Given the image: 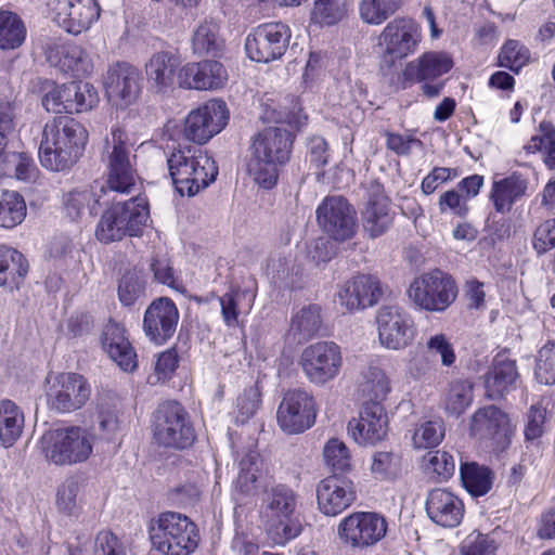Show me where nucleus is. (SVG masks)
Instances as JSON below:
<instances>
[{"instance_id": "obj_31", "label": "nucleus", "mask_w": 555, "mask_h": 555, "mask_svg": "<svg viewBox=\"0 0 555 555\" xmlns=\"http://www.w3.org/2000/svg\"><path fill=\"white\" fill-rule=\"evenodd\" d=\"M122 325L115 321L105 324L101 343L104 351L125 372H132L138 366L137 354Z\"/></svg>"}, {"instance_id": "obj_5", "label": "nucleus", "mask_w": 555, "mask_h": 555, "mask_svg": "<svg viewBox=\"0 0 555 555\" xmlns=\"http://www.w3.org/2000/svg\"><path fill=\"white\" fill-rule=\"evenodd\" d=\"M229 112L222 100L208 101L192 111L184 122L169 120L163 130V139H212L227 125Z\"/></svg>"}, {"instance_id": "obj_26", "label": "nucleus", "mask_w": 555, "mask_h": 555, "mask_svg": "<svg viewBox=\"0 0 555 555\" xmlns=\"http://www.w3.org/2000/svg\"><path fill=\"white\" fill-rule=\"evenodd\" d=\"M111 193L113 192L100 182L76 188L63 197L66 215L73 220L95 215L102 205L109 203Z\"/></svg>"}, {"instance_id": "obj_49", "label": "nucleus", "mask_w": 555, "mask_h": 555, "mask_svg": "<svg viewBox=\"0 0 555 555\" xmlns=\"http://www.w3.org/2000/svg\"><path fill=\"white\" fill-rule=\"evenodd\" d=\"M146 281L139 271H127L118 282V299L122 306L130 307L145 297Z\"/></svg>"}, {"instance_id": "obj_59", "label": "nucleus", "mask_w": 555, "mask_h": 555, "mask_svg": "<svg viewBox=\"0 0 555 555\" xmlns=\"http://www.w3.org/2000/svg\"><path fill=\"white\" fill-rule=\"evenodd\" d=\"M530 59L529 50L517 40H508L499 54L500 66L518 73Z\"/></svg>"}, {"instance_id": "obj_52", "label": "nucleus", "mask_w": 555, "mask_h": 555, "mask_svg": "<svg viewBox=\"0 0 555 555\" xmlns=\"http://www.w3.org/2000/svg\"><path fill=\"white\" fill-rule=\"evenodd\" d=\"M126 235L124 223L121 221L120 215L116 211L114 203L105 209L98 222L95 229V237L101 243H111L120 241Z\"/></svg>"}, {"instance_id": "obj_15", "label": "nucleus", "mask_w": 555, "mask_h": 555, "mask_svg": "<svg viewBox=\"0 0 555 555\" xmlns=\"http://www.w3.org/2000/svg\"><path fill=\"white\" fill-rule=\"evenodd\" d=\"M317 405L311 393L301 389L288 390L276 412L280 428L291 435L301 434L313 426Z\"/></svg>"}, {"instance_id": "obj_12", "label": "nucleus", "mask_w": 555, "mask_h": 555, "mask_svg": "<svg viewBox=\"0 0 555 555\" xmlns=\"http://www.w3.org/2000/svg\"><path fill=\"white\" fill-rule=\"evenodd\" d=\"M386 532V519L371 512H357L344 517L337 529L339 539L346 545L357 550L377 544Z\"/></svg>"}, {"instance_id": "obj_47", "label": "nucleus", "mask_w": 555, "mask_h": 555, "mask_svg": "<svg viewBox=\"0 0 555 555\" xmlns=\"http://www.w3.org/2000/svg\"><path fill=\"white\" fill-rule=\"evenodd\" d=\"M272 119L276 126L268 127L254 139H294L296 137L294 130L300 129L306 124L307 117L301 115L299 111L297 113L293 111L286 115L278 113Z\"/></svg>"}, {"instance_id": "obj_40", "label": "nucleus", "mask_w": 555, "mask_h": 555, "mask_svg": "<svg viewBox=\"0 0 555 555\" xmlns=\"http://www.w3.org/2000/svg\"><path fill=\"white\" fill-rule=\"evenodd\" d=\"M27 270L28 264L20 251L0 245V286L18 287Z\"/></svg>"}, {"instance_id": "obj_18", "label": "nucleus", "mask_w": 555, "mask_h": 555, "mask_svg": "<svg viewBox=\"0 0 555 555\" xmlns=\"http://www.w3.org/2000/svg\"><path fill=\"white\" fill-rule=\"evenodd\" d=\"M132 146L127 141H105L107 155L106 188L113 193L130 194L135 188Z\"/></svg>"}, {"instance_id": "obj_4", "label": "nucleus", "mask_w": 555, "mask_h": 555, "mask_svg": "<svg viewBox=\"0 0 555 555\" xmlns=\"http://www.w3.org/2000/svg\"><path fill=\"white\" fill-rule=\"evenodd\" d=\"M46 456L56 465L86 462L93 452L94 434L81 426L49 430L42 437Z\"/></svg>"}, {"instance_id": "obj_27", "label": "nucleus", "mask_w": 555, "mask_h": 555, "mask_svg": "<svg viewBox=\"0 0 555 555\" xmlns=\"http://www.w3.org/2000/svg\"><path fill=\"white\" fill-rule=\"evenodd\" d=\"M425 509L428 518L443 528L457 527L464 517L463 501L443 488H436L428 492Z\"/></svg>"}, {"instance_id": "obj_36", "label": "nucleus", "mask_w": 555, "mask_h": 555, "mask_svg": "<svg viewBox=\"0 0 555 555\" xmlns=\"http://www.w3.org/2000/svg\"><path fill=\"white\" fill-rule=\"evenodd\" d=\"M322 324L319 305H308L293 312L285 339L291 345L302 344L314 337Z\"/></svg>"}, {"instance_id": "obj_61", "label": "nucleus", "mask_w": 555, "mask_h": 555, "mask_svg": "<svg viewBox=\"0 0 555 555\" xmlns=\"http://www.w3.org/2000/svg\"><path fill=\"white\" fill-rule=\"evenodd\" d=\"M67 83L53 85L42 98V105L48 112L55 114H74L77 104L68 99Z\"/></svg>"}, {"instance_id": "obj_50", "label": "nucleus", "mask_w": 555, "mask_h": 555, "mask_svg": "<svg viewBox=\"0 0 555 555\" xmlns=\"http://www.w3.org/2000/svg\"><path fill=\"white\" fill-rule=\"evenodd\" d=\"M43 139H87L86 128L68 116L55 117L48 121L42 131Z\"/></svg>"}, {"instance_id": "obj_6", "label": "nucleus", "mask_w": 555, "mask_h": 555, "mask_svg": "<svg viewBox=\"0 0 555 555\" xmlns=\"http://www.w3.org/2000/svg\"><path fill=\"white\" fill-rule=\"evenodd\" d=\"M408 296L421 310L443 312L455 301L457 286L450 274L435 269L416 276L408 288Z\"/></svg>"}, {"instance_id": "obj_46", "label": "nucleus", "mask_w": 555, "mask_h": 555, "mask_svg": "<svg viewBox=\"0 0 555 555\" xmlns=\"http://www.w3.org/2000/svg\"><path fill=\"white\" fill-rule=\"evenodd\" d=\"M26 216L24 198L15 191H0V227L11 229L20 224Z\"/></svg>"}, {"instance_id": "obj_32", "label": "nucleus", "mask_w": 555, "mask_h": 555, "mask_svg": "<svg viewBox=\"0 0 555 555\" xmlns=\"http://www.w3.org/2000/svg\"><path fill=\"white\" fill-rule=\"evenodd\" d=\"M453 67L451 55L443 51H429L422 54L415 62H410L404 70L405 80H435L449 73Z\"/></svg>"}, {"instance_id": "obj_44", "label": "nucleus", "mask_w": 555, "mask_h": 555, "mask_svg": "<svg viewBox=\"0 0 555 555\" xmlns=\"http://www.w3.org/2000/svg\"><path fill=\"white\" fill-rule=\"evenodd\" d=\"M26 34L25 24L16 13L0 10V49L14 50L21 47Z\"/></svg>"}, {"instance_id": "obj_23", "label": "nucleus", "mask_w": 555, "mask_h": 555, "mask_svg": "<svg viewBox=\"0 0 555 555\" xmlns=\"http://www.w3.org/2000/svg\"><path fill=\"white\" fill-rule=\"evenodd\" d=\"M470 435L483 441H491L496 448L508 443L511 434L509 420L506 413L494 405L478 409L470 422Z\"/></svg>"}, {"instance_id": "obj_35", "label": "nucleus", "mask_w": 555, "mask_h": 555, "mask_svg": "<svg viewBox=\"0 0 555 555\" xmlns=\"http://www.w3.org/2000/svg\"><path fill=\"white\" fill-rule=\"evenodd\" d=\"M517 378L516 362L502 356H496L485 375L486 396L492 400L502 398L515 388Z\"/></svg>"}, {"instance_id": "obj_20", "label": "nucleus", "mask_w": 555, "mask_h": 555, "mask_svg": "<svg viewBox=\"0 0 555 555\" xmlns=\"http://www.w3.org/2000/svg\"><path fill=\"white\" fill-rule=\"evenodd\" d=\"M348 434L359 446L383 441L388 433V416L383 404H361L359 417L348 422Z\"/></svg>"}, {"instance_id": "obj_39", "label": "nucleus", "mask_w": 555, "mask_h": 555, "mask_svg": "<svg viewBox=\"0 0 555 555\" xmlns=\"http://www.w3.org/2000/svg\"><path fill=\"white\" fill-rule=\"evenodd\" d=\"M178 67L177 59L168 52L155 53L145 65L149 81L159 92L171 88Z\"/></svg>"}, {"instance_id": "obj_64", "label": "nucleus", "mask_w": 555, "mask_h": 555, "mask_svg": "<svg viewBox=\"0 0 555 555\" xmlns=\"http://www.w3.org/2000/svg\"><path fill=\"white\" fill-rule=\"evenodd\" d=\"M494 541L479 532L468 534L462 544L463 555H494Z\"/></svg>"}, {"instance_id": "obj_48", "label": "nucleus", "mask_w": 555, "mask_h": 555, "mask_svg": "<svg viewBox=\"0 0 555 555\" xmlns=\"http://www.w3.org/2000/svg\"><path fill=\"white\" fill-rule=\"evenodd\" d=\"M370 472L376 480H395L402 472V459L392 451H375L371 457Z\"/></svg>"}, {"instance_id": "obj_9", "label": "nucleus", "mask_w": 555, "mask_h": 555, "mask_svg": "<svg viewBox=\"0 0 555 555\" xmlns=\"http://www.w3.org/2000/svg\"><path fill=\"white\" fill-rule=\"evenodd\" d=\"M422 41V28L412 18L399 17L389 22L378 37V48L385 62L396 61L414 54Z\"/></svg>"}, {"instance_id": "obj_1", "label": "nucleus", "mask_w": 555, "mask_h": 555, "mask_svg": "<svg viewBox=\"0 0 555 555\" xmlns=\"http://www.w3.org/2000/svg\"><path fill=\"white\" fill-rule=\"evenodd\" d=\"M272 483V477L262 470V461L256 451H248L238 462V475L234 482L235 490L242 494H251L258 489L266 491L262 500L263 514L267 518L268 531L278 544L297 538L302 524L297 511L298 495L282 483Z\"/></svg>"}, {"instance_id": "obj_60", "label": "nucleus", "mask_w": 555, "mask_h": 555, "mask_svg": "<svg viewBox=\"0 0 555 555\" xmlns=\"http://www.w3.org/2000/svg\"><path fill=\"white\" fill-rule=\"evenodd\" d=\"M425 469L439 480H448L455 472L454 457L443 450L428 452L425 456Z\"/></svg>"}, {"instance_id": "obj_43", "label": "nucleus", "mask_w": 555, "mask_h": 555, "mask_svg": "<svg viewBox=\"0 0 555 555\" xmlns=\"http://www.w3.org/2000/svg\"><path fill=\"white\" fill-rule=\"evenodd\" d=\"M460 476L463 487L474 496L485 495L493 483L491 470L475 462L462 463Z\"/></svg>"}, {"instance_id": "obj_38", "label": "nucleus", "mask_w": 555, "mask_h": 555, "mask_svg": "<svg viewBox=\"0 0 555 555\" xmlns=\"http://www.w3.org/2000/svg\"><path fill=\"white\" fill-rule=\"evenodd\" d=\"M116 211L121 217L124 229L127 236L141 235L143 228L150 221V208L146 197L138 195L128 201H116L115 196H111Z\"/></svg>"}, {"instance_id": "obj_3", "label": "nucleus", "mask_w": 555, "mask_h": 555, "mask_svg": "<svg viewBox=\"0 0 555 555\" xmlns=\"http://www.w3.org/2000/svg\"><path fill=\"white\" fill-rule=\"evenodd\" d=\"M150 539L154 550L164 555H190L198 545L199 534L186 516L166 512L151 522Z\"/></svg>"}, {"instance_id": "obj_58", "label": "nucleus", "mask_w": 555, "mask_h": 555, "mask_svg": "<svg viewBox=\"0 0 555 555\" xmlns=\"http://www.w3.org/2000/svg\"><path fill=\"white\" fill-rule=\"evenodd\" d=\"M68 99L77 104L74 113H81L93 108L99 102L96 89L89 82L72 81L67 83Z\"/></svg>"}, {"instance_id": "obj_8", "label": "nucleus", "mask_w": 555, "mask_h": 555, "mask_svg": "<svg viewBox=\"0 0 555 555\" xmlns=\"http://www.w3.org/2000/svg\"><path fill=\"white\" fill-rule=\"evenodd\" d=\"M293 141H253V156L248 172L255 183L264 190L276 185L280 168L291 156Z\"/></svg>"}, {"instance_id": "obj_7", "label": "nucleus", "mask_w": 555, "mask_h": 555, "mask_svg": "<svg viewBox=\"0 0 555 555\" xmlns=\"http://www.w3.org/2000/svg\"><path fill=\"white\" fill-rule=\"evenodd\" d=\"M153 435L159 446L175 449L188 448L195 439L188 412L177 401L159 404L154 413Z\"/></svg>"}, {"instance_id": "obj_34", "label": "nucleus", "mask_w": 555, "mask_h": 555, "mask_svg": "<svg viewBox=\"0 0 555 555\" xmlns=\"http://www.w3.org/2000/svg\"><path fill=\"white\" fill-rule=\"evenodd\" d=\"M357 392L361 404H383L391 392V382L387 373L378 364L371 363L365 367L358 380Z\"/></svg>"}, {"instance_id": "obj_63", "label": "nucleus", "mask_w": 555, "mask_h": 555, "mask_svg": "<svg viewBox=\"0 0 555 555\" xmlns=\"http://www.w3.org/2000/svg\"><path fill=\"white\" fill-rule=\"evenodd\" d=\"M426 349L430 356L440 357L441 364L450 367L456 360V354L447 335L439 333L429 337L426 343Z\"/></svg>"}, {"instance_id": "obj_37", "label": "nucleus", "mask_w": 555, "mask_h": 555, "mask_svg": "<svg viewBox=\"0 0 555 555\" xmlns=\"http://www.w3.org/2000/svg\"><path fill=\"white\" fill-rule=\"evenodd\" d=\"M255 298L256 293L253 288H241L238 286H231L228 292L219 296L220 312L225 326L229 328L237 327L240 325V314L249 313Z\"/></svg>"}, {"instance_id": "obj_28", "label": "nucleus", "mask_w": 555, "mask_h": 555, "mask_svg": "<svg viewBox=\"0 0 555 555\" xmlns=\"http://www.w3.org/2000/svg\"><path fill=\"white\" fill-rule=\"evenodd\" d=\"M227 80V70L217 61L189 63L178 73L179 86L188 89L217 90L222 88Z\"/></svg>"}, {"instance_id": "obj_62", "label": "nucleus", "mask_w": 555, "mask_h": 555, "mask_svg": "<svg viewBox=\"0 0 555 555\" xmlns=\"http://www.w3.org/2000/svg\"><path fill=\"white\" fill-rule=\"evenodd\" d=\"M534 374L541 384H555V341L540 349Z\"/></svg>"}, {"instance_id": "obj_30", "label": "nucleus", "mask_w": 555, "mask_h": 555, "mask_svg": "<svg viewBox=\"0 0 555 555\" xmlns=\"http://www.w3.org/2000/svg\"><path fill=\"white\" fill-rule=\"evenodd\" d=\"M85 147V141H40L38 156L42 167L60 172L75 165Z\"/></svg>"}, {"instance_id": "obj_10", "label": "nucleus", "mask_w": 555, "mask_h": 555, "mask_svg": "<svg viewBox=\"0 0 555 555\" xmlns=\"http://www.w3.org/2000/svg\"><path fill=\"white\" fill-rule=\"evenodd\" d=\"M299 364L314 385H325L336 378L343 365L340 347L333 341H318L307 346L299 359Z\"/></svg>"}, {"instance_id": "obj_13", "label": "nucleus", "mask_w": 555, "mask_h": 555, "mask_svg": "<svg viewBox=\"0 0 555 555\" xmlns=\"http://www.w3.org/2000/svg\"><path fill=\"white\" fill-rule=\"evenodd\" d=\"M291 36L289 27L283 23L261 24L246 37V53L259 63L279 60L286 52Z\"/></svg>"}, {"instance_id": "obj_19", "label": "nucleus", "mask_w": 555, "mask_h": 555, "mask_svg": "<svg viewBox=\"0 0 555 555\" xmlns=\"http://www.w3.org/2000/svg\"><path fill=\"white\" fill-rule=\"evenodd\" d=\"M141 82L140 70L126 62L111 65L103 79L108 100L120 107H127L137 101L141 93Z\"/></svg>"}, {"instance_id": "obj_41", "label": "nucleus", "mask_w": 555, "mask_h": 555, "mask_svg": "<svg viewBox=\"0 0 555 555\" xmlns=\"http://www.w3.org/2000/svg\"><path fill=\"white\" fill-rule=\"evenodd\" d=\"M24 414L11 400L0 401V446L12 447L21 437L24 428Z\"/></svg>"}, {"instance_id": "obj_53", "label": "nucleus", "mask_w": 555, "mask_h": 555, "mask_svg": "<svg viewBox=\"0 0 555 555\" xmlns=\"http://www.w3.org/2000/svg\"><path fill=\"white\" fill-rule=\"evenodd\" d=\"M326 466L333 475L346 474L352 470V462L349 449L339 439L333 438L326 442L323 449Z\"/></svg>"}, {"instance_id": "obj_29", "label": "nucleus", "mask_w": 555, "mask_h": 555, "mask_svg": "<svg viewBox=\"0 0 555 555\" xmlns=\"http://www.w3.org/2000/svg\"><path fill=\"white\" fill-rule=\"evenodd\" d=\"M363 230L375 238L388 231L393 221L390 201L379 183L372 184L369 198L362 210Z\"/></svg>"}, {"instance_id": "obj_55", "label": "nucleus", "mask_w": 555, "mask_h": 555, "mask_svg": "<svg viewBox=\"0 0 555 555\" xmlns=\"http://www.w3.org/2000/svg\"><path fill=\"white\" fill-rule=\"evenodd\" d=\"M473 401V387L467 380H455L447 391L443 405L448 413L462 414Z\"/></svg>"}, {"instance_id": "obj_42", "label": "nucleus", "mask_w": 555, "mask_h": 555, "mask_svg": "<svg viewBox=\"0 0 555 555\" xmlns=\"http://www.w3.org/2000/svg\"><path fill=\"white\" fill-rule=\"evenodd\" d=\"M220 27L214 20H204L195 29L191 38V47L195 54L217 55L222 47L223 40L219 34Z\"/></svg>"}, {"instance_id": "obj_2", "label": "nucleus", "mask_w": 555, "mask_h": 555, "mask_svg": "<svg viewBox=\"0 0 555 555\" xmlns=\"http://www.w3.org/2000/svg\"><path fill=\"white\" fill-rule=\"evenodd\" d=\"M207 141H183L167 158L169 173L181 195L193 196L212 183L218 167L204 144Z\"/></svg>"}, {"instance_id": "obj_22", "label": "nucleus", "mask_w": 555, "mask_h": 555, "mask_svg": "<svg viewBox=\"0 0 555 555\" xmlns=\"http://www.w3.org/2000/svg\"><path fill=\"white\" fill-rule=\"evenodd\" d=\"M44 54L51 66L73 77H85L92 73L93 63L89 53L76 43L50 41L44 48Z\"/></svg>"}, {"instance_id": "obj_17", "label": "nucleus", "mask_w": 555, "mask_h": 555, "mask_svg": "<svg viewBox=\"0 0 555 555\" xmlns=\"http://www.w3.org/2000/svg\"><path fill=\"white\" fill-rule=\"evenodd\" d=\"M91 395L87 379L77 373L57 375L47 391L48 405L59 413H70L81 409Z\"/></svg>"}, {"instance_id": "obj_24", "label": "nucleus", "mask_w": 555, "mask_h": 555, "mask_svg": "<svg viewBox=\"0 0 555 555\" xmlns=\"http://www.w3.org/2000/svg\"><path fill=\"white\" fill-rule=\"evenodd\" d=\"M178 320L179 312L175 302L167 297H160L147 307L143 330L153 343L162 345L176 332Z\"/></svg>"}, {"instance_id": "obj_11", "label": "nucleus", "mask_w": 555, "mask_h": 555, "mask_svg": "<svg viewBox=\"0 0 555 555\" xmlns=\"http://www.w3.org/2000/svg\"><path fill=\"white\" fill-rule=\"evenodd\" d=\"M46 5L50 18L75 36L89 30L101 13L96 0H47Z\"/></svg>"}, {"instance_id": "obj_33", "label": "nucleus", "mask_w": 555, "mask_h": 555, "mask_svg": "<svg viewBox=\"0 0 555 555\" xmlns=\"http://www.w3.org/2000/svg\"><path fill=\"white\" fill-rule=\"evenodd\" d=\"M527 180L517 172L507 177L495 175L492 181L490 199L496 212H508L513 205L526 195Z\"/></svg>"}, {"instance_id": "obj_21", "label": "nucleus", "mask_w": 555, "mask_h": 555, "mask_svg": "<svg viewBox=\"0 0 555 555\" xmlns=\"http://www.w3.org/2000/svg\"><path fill=\"white\" fill-rule=\"evenodd\" d=\"M383 296L379 280L370 274H359L345 282L337 292V301L348 312L376 305Z\"/></svg>"}, {"instance_id": "obj_57", "label": "nucleus", "mask_w": 555, "mask_h": 555, "mask_svg": "<svg viewBox=\"0 0 555 555\" xmlns=\"http://www.w3.org/2000/svg\"><path fill=\"white\" fill-rule=\"evenodd\" d=\"M398 9L395 0H362L360 3L361 18L372 25H380Z\"/></svg>"}, {"instance_id": "obj_45", "label": "nucleus", "mask_w": 555, "mask_h": 555, "mask_svg": "<svg viewBox=\"0 0 555 555\" xmlns=\"http://www.w3.org/2000/svg\"><path fill=\"white\" fill-rule=\"evenodd\" d=\"M55 505L60 513L73 516L82 507V486L74 477L65 479L57 488Z\"/></svg>"}, {"instance_id": "obj_51", "label": "nucleus", "mask_w": 555, "mask_h": 555, "mask_svg": "<svg viewBox=\"0 0 555 555\" xmlns=\"http://www.w3.org/2000/svg\"><path fill=\"white\" fill-rule=\"evenodd\" d=\"M347 12V0H314L311 20L321 26H332L340 22Z\"/></svg>"}, {"instance_id": "obj_14", "label": "nucleus", "mask_w": 555, "mask_h": 555, "mask_svg": "<svg viewBox=\"0 0 555 555\" xmlns=\"http://www.w3.org/2000/svg\"><path fill=\"white\" fill-rule=\"evenodd\" d=\"M378 339L383 347L401 350L416 336V326L409 312L398 306H383L376 314Z\"/></svg>"}, {"instance_id": "obj_16", "label": "nucleus", "mask_w": 555, "mask_h": 555, "mask_svg": "<svg viewBox=\"0 0 555 555\" xmlns=\"http://www.w3.org/2000/svg\"><path fill=\"white\" fill-rule=\"evenodd\" d=\"M320 228L331 238L345 242L357 231L356 211L343 196H326L317 208Z\"/></svg>"}, {"instance_id": "obj_54", "label": "nucleus", "mask_w": 555, "mask_h": 555, "mask_svg": "<svg viewBox=\"0 0 555 555\" xmlns=\"http://www.w3.org/2000/svg\"><path fill=\"white\" fill-rule=\"evenodd\" d=\"M1 169L13 171L17 180L25 182H34L39 172L34 159L25 152H9Z\"/></svg>"}, {"instance_id": "obj_25", "label": "nucleus", "mask_w": 555, "mask_h": 555, "mask_svg": "<svg viewBox=\"0 0 555 555\" xmlns=\"http://www.w3.org/2000/svg\"><path fill=\"white\" fill-rule=\"evenodd\" d=\"M356 500L353 482L335 475L322 479L317 487V502L320 512L326 516H337Z\"/></svg>"}, {"instance_id": "obj_56", "label": "nucleus", "mask_w": 555, "mask_h": 555, "mask_svg": "<svg viewBox=\"0 0 555 555\" xmlns=\"http://www.w3.org/2000/svg\"><path fill=\"white\" fill-rule=\"evenodd\" d=\"M444 437V427L441 421H425L420 423L412 436L416 449H427L438 446Z\"/></svg>"}]
</instances>
